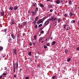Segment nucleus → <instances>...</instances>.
Returning <instances> with one entry per match:
<instances>
[{
  "label": "nucleus",
  "mask_w": 79,
  "mask_h": 79,
  "mask_svg": "<svg viewBox=\"0 0 79 79\" xmlns=\"http://www.w3.org/2000/svg\"><path fill=\"white\" fill-rule=\"evenodd\" d=\"M18 62L16 64H14V68L17 69L18 68Z\"/></svg>",
  "instance_id": "1"
},
{
  "label": "nucleus",
  "mask_w": 79,
  "mask_h": 79,
  "mask_svg": "<svg viewBox=\"0 0 79 79\" xmlns=\"http://www.w3.org/2000/svg\"><path fill=\"white\" fill-rule=\"evenodd\" d=\"M13 52L14 54L15 55H17V51L16 50V49L15 48L13 49Z\"/></svg>",
  "instance_id": "2"
},
{
  "label": "nucleus",
  "mask_w": 79,
  "mask_h": 79,
  "mask_svg": "<svg viewBox=\"0 0 79 79\" xmlns=\"http://www.w3.org/2000/svg\"><path fill=\"white\" fill-rule=\"evenodd\" d=\"M43 21L44 20H42V19H40L38 21L37 23H39V24H40V23H43Z\"/></svg>",
  "instance_id": "3"
},
{
  "label": "nucleus",
  "mask_w": 79,
  "mask_h": 79,
  "mask_svg": "<svg viewBox=\"0 0 79 79\" xmlns=\"http://www.w3.org/2000/svg\"><path fill=\"white\" fill-rule=\"evenodd\" d=\"M31 13H32V15L34 16H35V14H36V12L35 11H31Z\"/></svg>",
  "instance_id": "4"
},
{
  "label": "nucleus",
  "mask_w": 79,
  "mask_h": 79,
  "mask_svg": "<svg viewBox=\"0 0 79 79\" xmlns=\"http://www.w3.org/2000/svg\"><path fill=\"white\" fill-rule=\"evenodd\" d=\"M11 36L13 39H16V36H15V35H13V34H11Z\"/></svg>",
  "instance_id": "5"
},
{
  "label": "nucleus",
  "mask_w": 79,
  "mask_h": 79,
  "mask_svg": "<svg viewBox=\"0 0 79 79\" xmlns=\"http://www.w3.org/2000/svg\"><path fill=\"white\" fill-rule=\"evenodd\" d=\"M49 23V21H48V20H47L46 21L45 23V24L46 26H47V25H48Z\"/></svg>",
  "instance_id": "6"
},
{
  "label": "nucleus",
  "mask_w": 79,
  "mask_h": 79,
  "mask_svg": "<svg viewBox=\"0 0 79 79\" xmlns=\"http://www.w3.org/2000/svg\"><path fill=\"white\" fill-rule=\"evenodd\" d=\"M54 18V17H52L50 19H48V21H52V20H53Z\"/></svg>",
  "instance_id": "7"
},
{
  "label": "nucleus",
  "mask_w": 79,
  "mask_h": 79,
  "mask_svg": "<svg viewBox=\"0 0 79 79\" xmlns=\"http://www.w3.org/2000/svg\"><path fill=\"white\" fill-rule=\"evenodd\" d=\"M68 25H67L66 24H64V26H63V29H66V27H67V26Z\"/></svg>",
  "instance_id": "8"
},
{
  "label": "nucleus",
  "mask_w": 79,
  "mask_h": 79,
  "mask_svg": "<svg viewBox=\"0 0 79 79\" xmlns=\"http://www.w3.org/2000/svg\"><path fill=\"white\" fill-rule=\"evenodd\" d=\"M23 26H26V25L27 24V22H23Z\"/></svg>",
  "instance_id": "9"
},
{
  "label": "nucleus",
  "mask_w": 79,
  "mask_h": 79,
  "mask_svg": "<svg viewBox=\"0 0 79 79\" xmlns=\"http://www.w3.org/2000/svg\"><path fill=\"white\" fill-rule=\"evenodd\" d=\"M56 3L57 4H59L60 3V1L59 0H57L56 1Z\"/></svg>",
  "instance_id": "10"
},
{
  "label": "nucleus",
  "mask_w": 79,
  "mask_h": 79,
  "mask_svg": "<svg viewBox=\"0 0 79 79\" xmlns=\"http://www.w3.org/2000/svg\"><path fill=\"white\" fill-rule=\"evenodd\" d=\"M18 8V6H15L14 7V9L15 10H17Z\"/></svg>",
  "instance_id": "11"
},
{
  "label": "nucleus",
  "mask_w": 79,
  "mask_h": 79,
  "mask_svg": "<svg viewBox=\"0 0 79 79\" xmlns=\"http://www.w3.org/2000/svg\"><path fill=\"white\" fill-rule=\"evenodd\" d=\"M55 44H56V42L55 41H53L52 42V45H55Z\"/></svg>",
  "instance_id": "12"
},
{
  "label": "nucleus",
  "mask_w": 79,
  "mask_h": 79,
  "mask_svg": "<svg viewBox=\"0 0 79 79\" xmlns=\"http://www.w3.org/2000/svg\"><path fill=\"white\" fill-rule=\"evenodd\" d=\"M61 21V19L59 18L58 20V23H60Z\"/></svg>",
  "instance_id": "13"
},
{
  "label": "nucleus",
  "mask_w": 79,
  "mask_h": 79,
  "mask_svg": "<svg viewBox=\"0 0 79 79\" xmlns=\"http://www.w3.org/2000/svg\"><path fill=\"white\" fill-rule=\"evenodd\" d=\"M42 39H43V38H42V37H41L40 38L39 40V42H40V41H41V40H42Z\"/></svg>",
  "instance_id": "14"
},
{
  "label": "nucleus",
  "mask_w": 79,
  "mask_h": 79,
  "mask_svg": "<svg viewBox=\"0 0 79 79\" xmlns=\"http://www.w3.org/2000/svg\"><path fill=\"white\" fill-rule=\"evenodd\" d=\"M4 15V12H2L1 13V16H3Z\"/></svg>",
  "instance_id": "15"
},
{
  "label": "nucleus",
  "mask_w": 79,
  "mask_h": 79,
  "mask_svg": "<svg viewBox=\"0 0 79 79\" xmlns=\"http://www.w3.org/2000/svg\"><path fill=\"white\" fill-rule=\"evenodd\" d=\"M56 20H57V18H56V17L54 18L52 20V21H55Z\"/></svg>",
  "instance_id": "16"
},
{
  "label": "nucleus",
  "mask_w": 79,
  "mask_h": 79,
  "mask_svg": "<svg viewBox=\"0 0 79 79\" xmlns=\"http://www.w3.org/2000/svg\"><path fill=\"white\" fill-rule=\"evenodd\" d=\"M67 30L69 31L70 29V27H69V26H68L67 27Z\"/></svg>",
  "instance_id": "17"
},
{
  "label": "nucleus",
  "mask_w": 79,
  "mask_h": 79,
  "mask_svg": "<svg viewBox=\"0 0 79 79\" xmlns=\"http://www.w3.org/2000/svg\"><path fill=\"white\" fill-rule=\"evenodd\" d=\"M69 5H71L72 4V2H71V0L69 1Z\"/></svg>",
  "instance_id": "18"
},
{
  "label": "nucleus",
  "mask_w": 79,
  "mask_h": 79,
  "mask_svg": "<svg viewBox=\"0 0 79 79\" xmlns=\"http://www.w3.org/2000/svg\"><path fill=\"white\" fill-rule=\"evenodd\" d=\"M56 76H53L52 77V79H55V78H56Z\"/></svg>",
  "instance_id": "19"
},
{
  "label": "nucleus",
  "mask_w": 79,
  "mask_h": 79,
  "mask_svg": "<svg viewBox=\"0 0 79 79\" xmlns=\"http://www.w3.org/2000/svg\"><path fill=\"white\" fill-rule=\"evenodd\" d=\"M40 6L41 8H43V7H44V5L41 3L40 4Z\"/></svg>",
  "instance_id": "20"
},
{
  "label": "nucleus",
  "mask_w": 79,
  "mask_h": 79,
  "mask_svg": "<svg viewBox=\"0 0 79 79\" xmlns=\"http://www.w3.org/2000/svg\"><path fill=\"white\" fill-rule=\"evenodd\" d=\"M13 24H15V22L14 21L12 20L11 21V24L12 25Z\"/></svg>",
  "instance_id": "21"
},
{
  "label": "nucleus",
  "mask_w": 79,
  "mask_h": 79,
  "mask_svg": "<svg viewBox=\"0 0 79 79\" xmlns=\"http://www.w3.org/2000/svg\"><path fill=\"white\" fill-rule=\"evenodd\" d=\"M10 10H13V7H10Z\"/></svg>",
  "instance_id": "22"
},
{
  "label": "nucleus",
  "mask_w": 79,
  "mask_h": 79,
  "mask_svg": "<svg viewBox=\"0 0 79 79\" xmlns=\"http://www.w3.org/2000/svg\"><path fill=\"white\" fill-rule=\"evenodd\" d=\"M38 19H39V17L38 16H37L36 17V18H35V21H37V20H38Z\"/></svg>",
  "instance_id": "23"
},
{
  "label": "nucleus",
  "mask_w": 79,
  "mask_h": 79,
  "mask_svg": "<svg viewBox=\"0 0 79 79\" xmlns=\"http://www.w3.org/2000/svg\"><path fill=\"white\" fill-rule=\"evenodd\" d=\"M34 20V19H33V18L31 17V21L32 22V21H33Z\"/></svg>",
  "instance_id": "24"
},
{
  "label": "nucleus",
  "mask_w": 79,
  "mask_h": 79,
  "mask_svg": "<svg viewBox=\"0 0 79 79\" xmlns=\"http://www.w3.org/2000/svg\"><path fill=\"white\" fill-rule=\"evenodd\" d=\"M31 54H32V53L31 52H29L28 53V55H29V56H30V55H31Z\"/></svg>",
  "instance_id": "25"
},
{
  "label": "nucleus",
  "mask_w": 79,
  "mask_h": 79,
  "mask_svg": "<svg viewBox=\"0 0 79 79\" xmlns=\"http://www.w3.org/2000/svg\"><path fill=\"white\" fill-rule=\"evenodd\" d=\"M35 11H38V7H37L35 10Z\"/></svg>",
  "instance_id": "26"
},
{
  "label": "nucleus",
  "mask_w": 79,
  "mask_h": 79,
  "mask_svg": "<svg viewBox=\"0 0 79 79\" xmlns=\"http://www.w3.org/2000/svg\"><path fill=\"white\" fill-rule=\"evenodd\" d=\"M71 23H75V20H73L71 22Z\"/></svg>",
  "instance_id": "27"
},
{
  "label": "nucleus",
  "mask_w": 79,
  "mask_h": 79,
  "mask_svg": "<svg viewBox=\"0 0 79 79\" xmlns=\"http://www.w3.org/2000/svg\"><path fill=\"white\" fill-rule=\"evenodd\" d=\"M70 60H71V59H70V58H69V59H67V61H68V62H69V61H70Z\"/></svg>",
  "instance_id": "28"
},
{
  "label": "nucleus",
  "mask_w": 79,
  "mask_h": 79,
  "mask_svg": "<svg viewBox=\"0 0 79 79\" xmlns=\"http://www.w3.org/2000/svg\"><path fill=\"white\" fill-rule=\"evenodd\" d=\"M3 76H6V73H3Z\"/></svg>",
  "instance_id": "29"
},
{
  "label": "nucleus",
  "mask_w": 79,
  "mask_h": 79,
  "mask_svg": "<svg viewBox=\"0 0 79 79\" xmlns=\"http://www.w3.org/2000/svg\"><path fill=\"white\" fill-rule=\"evenodd\" d=\"M3 50V47H0V50L1 51V50Z\"/></svg>",
  "instance_id": "30"
},
{
  "label": "nucleus",
  "mask_w": 79,
  "mask_h": 79,
  "mask_svg": "<svg viewBox=\"0 0 79 79\" xmlns=\"http://www.w3.org/2000/svg\"><path fill=\"white\" fill-rule=\"evenodd\" d=\"M36 35H35L34 36V39H35V40H36Z\"/></svg>",
  "instance_id": "31"
},
{
  "label": "nucleus",
  "mask_w": 79,
  "mask_h": 79,
  "mask_svg": "<svg viewBox=\"0 0 79 79\" xmlns=\"http://www.w3.org/2000/svg\"><path fill=\"white\" fill-rule=\"evenodd\" d=\"M42 26V24H41L39 25L38 27H41Z\"/></svg>",
  "instance_id": "32"
},
{
  "label": "nucleus",
  "mask_w": 79,
  "mask_h": 79,
  "mask_svg": "<svg viewBox=\"0 0 79 79\" xmlns=\"http://www.w3.org/2000/svg\"><path fill=\"white\" fill-rule=\"evenodd\" d=\"M15 69H16V68H13V71L14 73H15Z\"/></svg>",
  "instance_id": "33"
},
{
  "label": "nucleus",
  "mask_w": 79,
  "mask_h": 79,
  "mask_svg": "<svg viewBox=\"0 0 79 79\" xmlns=\"http://www.w3.org/2000/svg\"><path fill=\"white\" fill-rule=\"evenodd\" d=\"M73 14H72V13H69V15L70 16H73Z\"/></svg>",
  "instance_id": "34"
},
{
  "label": "nucleus",
  "mask_w": 79,
  "mask_h": 79,
  "mask_svg": "<svg viewBox=\"0 0 79 79\" xmlns=\"http://www.w3.org/2000/svg\"><path fill=\"white\" fill-rule=\"evenodd\" d=\"M67 16H68V15H67V14H65L64 15V17H65L66 18H67Z\"/></svg>",
  "instance_id": "35"
},
{
  "label": "nucleus",
  "mask_w": 79,
  "mask_h": 79,
  "mask_svg": "<svg viewBox=\"0 0 79 79\" xmlns=\"http://www.w3.org/2000/svg\"><path fill=\"white\" fill-rule=\"evenodd\" d=\"M65 52L67 53L68 52V50L67 49H66L65 50Z\"/></svg>",
  "instance_id": "36"
},
{
  "label": "nucleus",
  "mask_w": 79,
  "mask_h": 79,
  "mask_svg": "<svg viewBox=\"0 0 79 79\" xmlns=\"http://www.w3.org/2000/svg\"><path fill=\"white\" fill-rule=\"evenodd\" d=\"M60 3H62V4L63 3V0H61L60 1Z\"/></svg>",
  "instance_id": "37"
},
{
  "label": "nucleus",
  "mask_w": 79,
  "mask_h": 79,
  "mask_svg": "<svg viewBox=\"0 0 79 79\" xmlns=\"http://www.w3.org/2000/svg\"><path fill=\"white\" fill-rule=\"evenodd\" d=\"M37 66H38V67H39V68H41V66H40V65H37Z\"/></svg>",
  "instance_id": "38"
},
{
  "label": "nucleus",
  "mask_w": 79,
  "mask_h": 79,
  "mask_svg": "<svg viewBox=\"0 0 79 79\" xmlns=\"http://www.w3.org/2000/svg\"><path fill=\"white\" fill-rule=\"evenodd\" d=\"M36 21L35 20V21H34V23L35 24H36Z\"/></svg>",
  "instance_id": "39"
},
{
  "label": "nucleus",
  "mask_w": 79,
  "mask_h": 79,
  "mask_svg": "<svg viewBox=\"0 0 79 79\" xmlns=\"http://www.w3.org/2000/svg\"><path fill=\"white\" fill-rule=\"evenodd\" d=\"M44 48H47V46H46V45H44Z\"/></svg>",
  "instance_id": "40"
},
{
  "label": "nucleus",
  "mask_w": 79,
  "mask_h": 79,
  "mask_svg": "<svg viewBox=\"0 0 79 79\" xmlns=\"http://www.w3.org/2000/svg\"><path fill=\"white\" fill-rule=\"evenodd\" d=\"M35 28H37V25H35Z\"/></svg>",
  "instance_id": "41"
},
{
  "label": "nucleus",
  "mask_w": 79,
  "mask_h": 79,
  "mask_svg": "<svg viewBox=\"0 0 79 79\" xmlns=\"http://www.w3.org/2000/svg\"><path fill=\"white\" fill-rule=\"evenodd\" d=\"M4 32H6V29H5L4 30Z\"/></svg>",
  "instance_id": "42"
},
{
  "label": "nucleus",
  "mask_w": 79,
  "mask_h": 79,
  "mask_svg": "<svg viewBox=\"0 0 79 79\" xmlns=\"http://www.w3.org/2000/svg\"><path fill=\"white\" fill-rule=\"evenodd\" d=\"M77 50L79 51V47H78L77 48Z\"/></svg>",
  "instance_id": "43"
},
{
  "label": "nucleus",
  "mask_w": 79,
  "mask_h": 79,
  "mask_svg": "<svg viewBox=\"0 0 79 79\" xmlns=\"http://www.w3.org/2000/svg\"><path fill=\"white\" fill-rule=\"evenodd\" d=\"M50 12H52V11H53V10H52V9H51V10H50Z\"/></svg>",
  "instance_id": "44"
},
{
  "label": "nucleus",
  "mask_w": 79,
  "mask_h": 79,
  "mask_svg": "<svg viewBox=\"0 0 79 79\" xmlns=\"http://www.w3.org/2000/svg\"><path fill=\"white\" fill-rule=\"evenodd\" d=\"M37 53L38 54V55H41V54L40 53V52H37Z\"/></svg>",
  "instance_id": "45"
},
{
  "label": "nucleus",
  "mask_w": 79,
  "mask_h": 79,
  "mask_svg": "<svg viewBox=\"0 0 79 79\" xmlns=\"http://www.w3.org/2000/svg\"><path fill=\"white\" fill-rule=\"evenodd\" d=\"M40 34H42V33H44V31H41L40 32Z\"/></svg>",
  "instance_id": "46"
},
{
  "label": "nucleus",
  "mask_w": 79,
  "mask_h": 79,
  "mask_svg": "<svg viewBox=\"0 0 79 79\" xmlns=\"http://www.w3.org/2000/svg\"><path fill=\"white\" fill-rule=\"evenodd\" d=\"M2 57H3V58H5V55H2Z\"/></svg>",
  "instance_id": "47"
},
{
  "label": "nucleus",
  "mask_w": 79,
  "mask_h": 79,
  "mask_svg": "<svg viewBox=\"0 0 79 79\" xmlns=\"http://www.w3.org/2000/svg\"><path fill=\"white\" fill-rule=\"evenodd\" d=\"M26 79H29V77H25Z\"/></svg>",
  "instance_id": "48"
},
{
  "label": "nucleus",
  "mask_w": 79,
  "mask_h": 79,
  "mask_svg": "<svg viewBox=\"0 0 79 79\" xmlns=\"http://www.w3.org/2000/svg\"><path fill=\"white\" fill-rule=\"evenodd\" d=\"M46 45H47V46H50V44H46Z\"/></svg>",
  "instance_id": "49"
},
{
  "label": "nucleus",
  "mask_w": 79,
  "mask_h": 79,
  "mask_svg": "<svg viewBox=\"0 0 79 79\" xmlns=\"http://www.w3.org/2000/svg\"><path fill=\"white\" fill-rule=\"evenodd\" d=\"M19 27L20 28H22V26L21 25H19Z\"/></svg>",
  "instance_id": "50"
},
{
  "label": "nucleus",
  "mask_w": 79,
  "mask_h": 79,
  "mask_svg": "<svg viewBox=\"0 0 79 79\" xmlns=\"http://www.w3.org/2000/svg\"><path fill=\"white\" fill-rule=\"evenodd\" d=\"M17 38H19V35H18L17 36Z\"/></svg>",
  "instance_id": "51"
},
{
  "label": "nucleus",
  "mask_w": 79,
  "mask_h": 79,
  "mask_svg": "<svg viewBox=\"0 0 79 79\" xmlns=\"http://www.w3.org/2000/svg\"><path fill=\"white\" fill-rule=\"evenodd\" d=\"M9 40H10V41H11V40H12V39H11V38H10V39H9Z\"/></svg>",
  "instance_id": "52"
},
{
  "label": "nucleus",
  "mask_w": 79,
  "mask_h": 79,
  "mask_svg": "<svg viewBox=\"0 0 79 79\" xmlns=\"http://www.w3.org/2000/svg\"><path fill=\"white\" fill-rule=\"evenodd\" d=\"M2 76L1 75V76H0V79H2Z\"/></svg>",
  "instance_id": "53"
},
{
  "label": "nucleus",
  "mask_w": 79,
  "mask_h": 79,
  "mask_svg": "<svg viewBox=\"0 0 79 79\" xmlns=\"http://www.w3.org/2000/svg\"><path fill=\"white\" fill-rule=\"evenodd\" d=\"M4 68L5 69V70H6L7 69V67H5Z\"/></svg>",
  "instance_id": "54"
},
{
  "label": "nucleus",
  "mask_w": 79,
  "mask_h": 79,
  "mask_svg": "<svg viewBox=\"0 0 79 79\" xmlns=\"http://www.w3.org/2000/svg\"><path fill=\"white\" fill-rule=\"evenodd\" d=\"M29 45L30 46H31L32 45V43H31L30 44H29Z\"/></svg>",
  "instance_id": "55"
},
{
  "label": "nucleus",
  "mask_w": 79,
  "mask_h": 79,
  "mask_svg": "<svg viewBox=\"0 0 79 79\" xmlns=\"http://www.w3.org/2000/svg\"><path fill=\"white\" fill-rule=\"evenodd\" d=\"M14 77H16V74H15L14 76Z\"/></svg>",
  "instance_id": "56"
},
{
  "label": "nucleus",
  "mask_w": 79,
  "mask_h": 79,
  "mask_svg": "<svg viewBox=\"0 0 79 79\" xmlns=\"http://www.w3.org/2000/svg\"><path fill=\"white\" fill-rule=\"evenodd\" d=\"M68 22H67L66 23V24H66V25H68Z\"/></svg>",
  "instance_id": "57"
},
{
  "label": "nucleus",
  "mask_w": 79,
  "mask_h": 79,
  "mask_svg": "<svg viewBox=\"0 0 79 79\" xmlns=\"http://www.w3.org/2000/svg\"><path fill=\"white\" fill-rule=\"evenodd\" d=\"M33 45H35V43H34L33 44Z\"/></svg>",
  "instance_id": "58"
},
{
  "label": "nucleus",
  "mask_w": 79,
  "mask_h": 79,
  "mask_svg": "<svg viewBox=\"0 0 79 79\" xmlns=\"http://www.w3.org/2000/svg\"><path fill=\"white\" fill-rule=\"evenodd\" d=\"M44 41H42L41 42V43H43V42H44Z\"/></svg>",
  "instance_id": "59"
},
{
  "label": "nucleus",
  "mask_w": 79,
  "mask_h": 79,
  "mask_svg": "<svg viewBox=\"0 0 79 79\" xmlns=\"http://www.w3.org/2000/svg\"><path fill=\"white\" fill-rule=\"evenodd\" d=\"M35 6V4H33V6Z\"/></svg>",
  "instance_id": "60"
},
{
  "label": "nucleus",
  "mask_w": 79,
  "mask_h": 79,
  "mask_svg": "<svg viewBox=\"0 0 79 79\" xmlns=\"http://www.w3.org/2000/svg\"><path fill=\"white\" fill-rule=\"evenodd\" d=\"M20 71L21 72V70H22V69H20Z\"/></svg>",
  "instance_id": "61"
},
{
  "label": "nucleus",
  "mask_w": 79,
  "mask_h": 79,
  "mask_svg": "<svg viewBox=\"0 0 79 79\" xmlns=\"http://www.w3.org/2000/svg\"><path fill=\"white\" fill-rule=\"evenodd\" d=\"M47 38H46V41H47Z\"/></svg>",
  "instance_id": "62"
},
{
  "label": "nucleus",
  "mask_w": 79,
  "mask_h": 79,
  "mask_svg": "<svg viewBox=\"0 0 79 79\" xmlns=\"http://www.w3.org/2000/svg\"><path fill=\"white\" fill-rule=\"evenodd\" d=\"M52 39H53V38H51V40H52Z\"/></svg>",
  "instance_id": "63"
},
{
  "label": "nucleus",
  "mask_w": 79,
  "mask_h": 79,
  "mask_svg": "<svg viewBox=\"0 0 79 79\" xmlns=\"http://www.w3.org/2000/svg\"><path fill=\"white\" fill-rule=\"evenodd\" d=\"M47 0V1H50V0Z\"/></svg>",
  "instance_id": "64"
}]
</instances>
